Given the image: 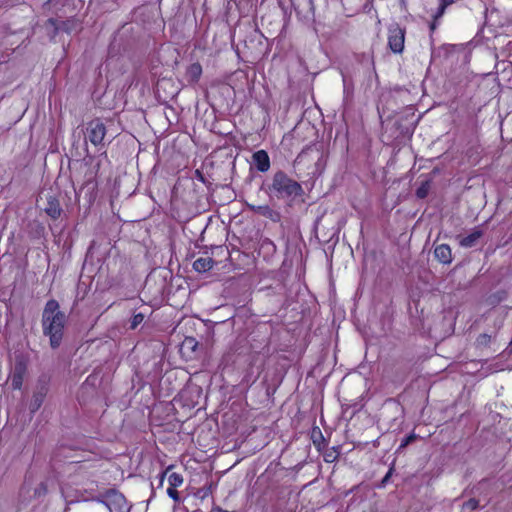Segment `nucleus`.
I'll use <instances>...</instances> for the list:
<instances>
[{"instance_id":"f257e3e1","label":"nucleus","mask_w":512,"mask_h":512,"mask_svg":"<svg viewBox=\"0 0 512 512\" xmlns=\"http://www.w3.org/2000/svg\"><path fill=\"white\" fill-rule=\"evenodd\" d=\"M67 323V316L60 309L57 300L50 299L46 302L42 312V331L49 338V344L52 349L60 347Z\"/></svg>"},{"instance_id":"f03ea898","label":"nucleus","mask_w":512,"mask_h":512,"mask_svg":"<svg viewBox=\"0 0 512 512\" xmlns=\"http://www.w3.org/2000/svg\"><path fill=\"white\" fill-rule=\"evenodd\" d=\"M269 190L277 198H291L301 196L303 188L300 183L290 178L284 171H277L273 175Z\"/></svg>"},{"instance_id":"7ed1b4c3","label":"nucleus","mask_w":512,"mask_h":512,"mask_svg":"<svg viewBox=\"0 0 512 512\" xmlns=\"http://www.w3.org/2000/svg\"><path fill=\"white\" fill-rule=\"evenodd\" d=\"M174 466H167L159 475V485L162 487L165 479L168 482V488L166 490L167 495L177 504L181 502V496L177 490L184 483V477L181 473L173 471Z\"/></svg>"},{"instance_id":"20e7f679","label":"nucleus","mask_w":512,"mask_h":512,"mask_svg":"<svg viewBox=\"0 0 512 512\" xmlns=\"http://www.w3.org/2000/svg\"><path fill=\"white\" fill-rule=\"evenodd\" d=\"M406 28L399 23H391L387 27V47L396 55H402L405 50Z\"/></svg>"},{"instance_id":"39448f33","label":"nucleus","mask_w":512,"mask_h":512,"mask_svg":"<svg viewBox=\"0 0 512 512\" xmlns=\"http://www.w3.org/2000/svg\"><path fill=\"white\" fill-rule=\"evenodd\" d=\"M28 373V361L22 356H16L13 367L9 373L8 381L12 390L18 391L22 389L25 377Z\"/></svg>"},{"instance_id":"423d86ee","label":"nucleus","mask_w":512,"mask_h":512,"mask_svg":"<svg viewBox=\"0 0 512 512\" xmlns=\"http://www.w3.org/2000/svg\"><path fill=\"white\" fill-rule=\"evenodd\" d=\"M38 207L42 210L51 220L56 221L60 219L63 209L60 200L56 195L51 193L43 194L37 200Z\"/></svg>"},{"instance_id":"0eeeda50","label":"nucleus","mask_w":512,"mask_h":512,"mask_svg":"<svg viewBox=\"0 0 512 512\" xmlns=\"http://www.w3.org/2000/svg\"><path fill=\"white\" fill-rule=\"evenodd\" d=\"M107 133L105 124L100 118H95L86 124L85 139L95 147H103V140Z\"/></svg>"},{"instance_id":"6e6552de","label":"nucleus","mask_w":512,"mask_h":512,"mask_svg":"<svg viewBox=\"0 0 512 512\" xmlns=\"http://www.w3.org/2000/svg\"><path fill=\"white\" fill-rule=\"evenodd\" d=\"M103 502L111 512H129L125 497L115 490L107 491Z\"/></svg>"},{"instance_id":"1a4fd4ad","label":"nucleus","mask_w":512,"mask_h":512,"mask_svg":"<svg viewBox=\"0 0 512 512\" xmlns=\"http://www.w3.org/2000/svg\"><path fill=\"white\" fill-rule=\"evenodd\" d=\"M253 164L260 172H267L270 169V157L265 150H258L252 155Z\"/></svg>"},{"instance_id":"9d476101","label":"nucleus","mask_w":512,"mask_h":512,"mask_svg":"<svg viewBox=\"0 0 512 512\" xmlns=\"http://www.w3.org/2000/svg\"><path fill=\"white\" fill-rule=\"evenodd\" d=\"M203 70L199 62L190 64L185 71V79L190 85H195L199 82Z\"/></svg>"},{"instance_id":"9b49d317","label":"nucleus","mask_w":512,"mask_h":512,"mask_svg":"<svg viewBox=\"0 0 512 512\" xmlns=\"http://www.w3.org/2000/svg\"><path fill=\"white\" fill-rule=\"evenodd\" d=\"M46 395H47V388L44 386H42L41 388H39L37 391H35L33 393L32 399L29 404V410L31 413H35L41 408V406L46 398Z\"/></svg>"},{"instance_id":"f8f14e48","label":"nucleus","mask_w":512,"mask_h":512,"mask_svg":"<svg viewBox=\"0 0 512 512\" xmlns=\"http://www.w3.org/2000/svg\"><path fill=\"white\" fill-rule=\"evenodd\" d=\"M434 256L443 264H449L452 261L451 248L447 244L437 245L434 249Z\"/></svg>"},{"instance_id":"ddd939ff","label":"nucleus","mask_w":512,"mask_h":512,"mask_svg":"<svg viewBox=\"0 0 512 512\" xmlns=\"http://www.w3.org/2000/svg\"><path fill=\"white\" fill-rule=\"evenodd\" d=\"M214 263L211 257H199L193 262V269L198 273H205L213 268Z\"/></svg>"},{"instance_id":"4468645a","label":"nucleus","mask_w":512,"mask_h":512,"mask_svg":"<svg viewBox=\"0 0 512 512\" xmlns=\"http://www.w3.org/2000/svg\"><path fill=\"white\" fill-rule=\"evenodd\" d=\"M173 207L175 210V213L177 214V221L179 223H186L189 222L192 217L195 215V213L191 212H185L180 206H184V202H179L178 200H175L173 203Z\"/></svg>"},{"instance_id":"2eb2a0df","label":"nucleus","mask_w":512,"mask_h":512,"mask_svg":"<svg viewBox=\"0 0 512 512\" xmlns=\"http://www.w3.org/2000/svg\"><path fill=\"white\" fill-rule=\"evenodd\" d=\"M257 212L274 223H277L281 220L280 213L268 205L259 206Z\"/></svg>"},{"instance_id":"dca6fc26","label":"nucleus","mask_w":512,"mask_h":512,"mask_svg":"<svg viewBox=\"0 0 512 512\" xmlns=\"http://www.w3.org/2000/svg\"><path fill=\"white\" fill-rule=\"evenodd\" d=\"M482 233L480 231H474L471 234L463 237L460 240V244L463 247L469 248L473 247L476 243V241L481 237Z\"/></svg>"},{"instance_id":"f3484780","label":"nucleus","mask_w":512,"mask_h":512,"mask_svg":"<svg viewBox=\"0 0 512 512\" xmlns=\"http://www.w3.org/2000/svg\"><path fill=\"white\" fill-rule=\"evenodd\" d=\"M453 3L454 0H440L439 7L437 8V11L434 13L433 18L435 20H439L444 15L446 8Z\"/></svg>"},{"instance_id":"a211bd4d","label":"nucleus","mask_w":512,"mask_h":512,"mask_svg":"<svg viewBox=\"0 0 512 512\" xmlns=\"http://www.w3.org/2000/svg\"><path fill=\"white\" fill-rule=\"evenodd\" d=\"M429 190H430V182L429 181H424L416 189L415 194H416L417 198L424 199V198L427 197V195L429 193Z\"/></svg>"},{"instance_id":"6ab92c4d","label":"nucleus","mask_w":512,"mask_h":512,"mask_svg":"<svg viewBox=\"0 0 512 512\" xmlns=\"http://www.w3.org/2000/svg\"><path fill=\"white\" fill-rule=\"evenodd\" d=\"M311 437L313 440V444L319 449L321 443L324 442V437L321 430L319 428H314Z\"/></svg>"},{"instance_id":"aec40b11","label":"nucleus","mask_w":512,"mask_h":512,"mask_svg":"<svg viewBox=\"0 0 512 512\" xmlns=\"http://www.w3.org/2000/svg\"><path fill=\"white\" fill-rule=\"evenodd\" d=\"M145 319V314L142 312L135 313L130 321V329H136Z\"/></svg>"},{"instance_id":"412c9836","label":"nucleus","mask_w":512,"mask_h":512,"mask_svg":"<svg viewBox=\"0 0 512 512\" xmlns=\"http://www.w3.org/2000/svg\"><path fill=\"white\" fill-rule=\"evenodd\" d=\"M479 506V501L475 498H471L469 499L468 501L464 502L463 504V509H466V510H476Z\"/></svg>"},{"instance_id":"4be33fe9","label":"nucleus","mask_w":512,"mask_h":512,"mask_svg":"<svg viewBox=\"0 0 512 512\" xmlns=\"http://www.w3.org/2000/svg\"><path fill=\"white\" fill-rule=\"evenodd\" d=\"M417 438V435L415 433H411L407 435L405 438L402 439L400 447H406L410 443L414 442Z\"/></svg>"},{"instance_id":"5701e85b","label":"nucleus","mask_w":512,"mask_h":512,"mask_svg":"<svg viewBox=\"0 0 512 512\" xmlns=\"http://www.w3.org/2000/svg\"><path fill=\"white\" fill-rule=\"evenodd\" d=\"M46 25H50L51 27H53V29H54L53 36H55L58 33V31H59L58 20H56L55 18H49L46 22Z\"/></svg>"},{"instance_id":"b1692460","label":"nucleus","mask_w":512,"mask_h":512,"mask_svg":"<svg viewBox=\"0 0 512 512\" xmlns=\"http://www.w3.org/2000/svg\"><path fill=\"white\" fill-rule=\"evenodd\" d=\"M170 83V80H167V79H162V80H159L157 82V85H156V90H157V93L160 92V89L162 87H164L166 84H169Z\"/></svg>"},{"instance_id":"393cba45","label":"nucleus","mask_w":512,"mask_h":512,"mask_svg":"<svg viewBox=\"0 0 512 512\" xmlns=\"http://www.w3.org/2000/svg\"><path fill=\"white\" fill-rule=\"evenodd\" d=\"M477 341L479 343H487L490 341V336L487 335V334H481L479 335V337L477 338Z\"/></svg>"},{"instance_id":"a878e982","label":"nucleus","mask_w":512,"mask_h":512,"mask_svg":"<svg viewBox=\"0 0 512 512\" xmlns=\"http://www.w3.org/2000/svg\"><path fill=\"white\" fill-rule=\"evenodd\" d=\"M393 472V468H390L389 471L386 473V475L383 477L381 483L384 486L390 479Z\"/></svg>"},{"instance_id":"bb28decb","label":"nucleus","mask_w":512,"mask_h":512,"mask_svg":"<svg viewBox=\"0 0 512 512\" xmlns=\"http://www.w3.org/2000/svg\"><path fill=\"white\" fill-rule=\"evenodd\" d=\"M437 22H438V20H435V19L433 18V21L430 23V25H429V29H430V32H431V33H434V31L437 29V25H438V23H437Z\"/></svg>"},{"instance_id":"cd10ccee","label":"nucleus","mask_w":512,"mask_h":512,"mask_svg":"<svg viewBox=\"0 0 512 512\" xmlns=\"http://www.w3.org/2000/svg\"><path fill=\"white\" fill-rule=\"evenodd\" d=\"M339 233V226H332L331 228V236Z\"/></svg>"},{"instance_id":"c85d7f7f","label":"nucleus","mask_w":512,"mask_h":512,"mask_svg":"<svg viewBox=\"0 0 512 512\" xmlns=\"http://www.w3.org/2000/svg\"><path fill=\"white\" fill-rule=\"evenodd\" d=\"M313 227H314V233H315V235H316V236H318V234L320 233L319 228H320V227L324 228L325 226H318V225H315V226H313Z\"/></svg>"},{"instance_id":"c756f323","label":"nucleus","mask_w":512,"mask_h":512,"mask_svg":"<svg viewBox=\"0 0 512 512\" xmlns=\"http://www.w3.org/2000/svg\"><path fill=\"white\" fill-rule=\"evenodd\" d=\"M196 174H197V176H198L201 180H204L203 175L201 174V172H200L199 170H196Z\"/></svg>"},{"instance_id":"7c9ffc66","label":"nucleus","mask_w":512,"mask_h":512,"mask_svg":"<svg viewBox=\"0 0 512 512\" xmlns=\"http://www.w3.org/2000/svg\"><path fill=\"white\" fill-rule=\"evenodd\" d=\"M192 342H194V346H196V345H197V343L194 341V339H193V338H191V339H187V340H186V343H192Z\"/></svg>"},{"instance_id":"2f4dec72","label":"nucleus","mask_w":512,"mask_h":512,"mask_svg":"<svg viewBox=\"0 0 512 512\" xmlns=\"http://www.w3.org/2000/svg\"><path fill=\"white\" fill-rule=\"evenodd\" d=\"M328 457H329V455L325 456V461L326 462H331L332 460H330Z\"/></svg>"},{"instance_id":"473e14b6","label":"nucleus","mask_w":512,"mask_h":512,"mask_svg":"<svg viewBox=\"0 0 512 512\" xmlns=\"http://www.w3.org/2000/svg\"><path fill=\"white\" fill-rule=\"evenodd\" d=\"M212 218H213L212 216H210V217L208 218L207 224H210V223H211Z\"/></svg>"},{"instance_id":"72a5a7b5","label":"nucleus","mask_w":512,"mask_h":512,"mask_svg":"<svg viewBox=\"0 0 512 512\" xmlns=\"http://www.w3.org/2000/svg\"><path fill=\"white\" fill-rule=\"evenodd\" d=\"M53 0H48L45 5H49L50 3H52Z\"/></svg>"},{"instance_id":"f704fd0d","label":"nucleus","mask_w":512,"mask_h":512,"mask_svg":"<svg viewBox=\"0 0 512 512\" xmlns=\"http://www.w3.org/2000/svg\"><path fill=\"white\" fill-rule=\"evenodd\" d=\"M270 246H272L273 248H275L274 244L272 242H269L268 243Z\"/></svg>"}]
</instances>
